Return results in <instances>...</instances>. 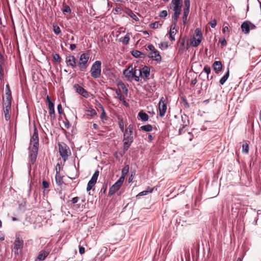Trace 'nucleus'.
I'll use <instances>...</instances> for the list:
<instances>
[{"mask_svg": "<svg viewBox=\"0 0 261 261\" xmlns=\"http://www.w3.org/2000/svg\"><path fill=\"white\" fill-rule=\"evenodd\" d=\"M133 75H135V76H133V79L135 80L136 82L140 81V77L142 76V71L140 69H133Z\"/></svg>", "mask_w": 261, "mask_h": 261, "instance_id": "obj_21", "label": "nucleus"}, {"mask_svg": "<svg viewBox=\"0 0 261 261\" xmlns=\"http://www.w3.org/2000/svg\"><path fill=\"white\" fill-rule=\"evenodd\" d=\"M116 94L118 96V98L119 100L122 101V100L124 99V96L121 94V92L120 91L116 90L115 92Z\"/></svg>", "mask_w": 261, "mask_h": 261, "instance_id": "obj_51", "label": "nucleus"}, {"mask_svg": "<svg viewBox=\"0 0 261 261\" xmlns=\"http://www.w3.org/2000/svg\"><path fill=\"white\" fill-rule=\"evenodd\" d=\"M88 115L94 116L97 114L96 111L93 109H90L87 111Z\"/></svg>", "mask_w": 261, "mask_h": 261, "instance_id": "obj_43", "label": "nucleus"}, {"mask_svg": "<svg viewBox=\"0 0 261 261\" xmlns=\"http://www.w3.org/2000/svg\"><path fill=\"white\" fill-rule=\"evenodd\" d=\"M142 71V74L143 73V79L146 81L148 79V76L150 74V69L149 67L147 66H144Z\"/></svg>", "mask_w": 261, "mask_h": 261, "instance_id": "obj_22", "label": "nucleus"}, {"mask_svg": "<svg viewBox=\"0 0 261 261\" xmlns=\"http://www.w3.org/2000/svg\"><path fill=\"white\" fill-rule=\"evenodd\" d=\"M39 146L33 145L32 147L30 146L28 148L29 150V157L30 158L31 163L32 165L34 164L36 162L38 152Z\"/></svg>", "mask_w": 261, "mask_h": 261, "instance_id": "obj_5", "label": "nucleus"}, {"mask_svg": "<svg viewBox=\"0 0 261 261\" xmlns=\"http://www.w3.org/2000/svg\"><path fill=\"white\" fill-rule=\"evenodd\" d=\"M138 119H141L142 121L145 122L148 120L149 116L147 114L144 112L143 110H141L138 114Z\"/></svg>", "mask_w": 261, "mask_h": 261, "instance_id": "obj_23", "label": "nucleus"}, {"mask_svg": "<svg viewBox=\"0 0 261 261\" xmlns=\"http://www.w3.org/2000/svg\"><path fill=\"white\" fill-rule=\"evenodd\" d=\"M23 245V241L20 239L19 236H16V239L14 243V249L18 250L21 249Z\"/></svg>", "mask_w": 261, "mask_h": 261, "instance_id": "obj_14", "label": "nucleus"}, {"mask_svg": "<svg viewBox=\"0 0 261 261\" xmlns=\"http://www.w3.org/2000/svg\"><path fill=\"white\" fill-rule=\"evenodd\" d=\"M49 252H50V250L49 249L42 250L39 253V254L37 256V258L35 260L36 261H37L38 260V261L44 260L45 259V258L48 255V254H49Z\"/></svg>", "mask_w": 261, "mask_h": 261, "instance_id": "obj_15", "label": "nucleus"}, {"mask_svg": "<svg viewBox=\"0 0 261 261\" xmlns=\"http://www.w3.org/2000/svg\"><path fill=\"white\" fill-rule=\"evenodd\" d=\"M122 142L123 144L122 150L123 152L126 153L133 142L127 141H124V140H122Z\"/></svg>", "mask_w": 261, "mask_h": 261, "instance_id": "obj_27", "label": "nucleus"}, {"mask_svg": "<svg viewBox=\"0 0 261 261\" xmlns=\"http://www.w3.org/2000/svg\"><path fill=\"white\" fill-rule=\"evenodd\" d=\"M153 189H154V188H150L149 187H148L147 190H145V191L140 192L136 196V197L137 198H139L140 197V196L146 195L149 193H152L153 191Z\"/></svg>", "mask_w": 261, "mask_h": 261, "instance_id": "obj_25", "label": "nucleus"}, {"mask_svg": "<svg viewBox=\"0 0 261 261\" xmlns=\"http://www.w3.org/2000/svg\"><path fill=\"white\" fill-rule=\"evenodd\" d=\"M49 116H50V119L52 120H55V118H56V116H55V110L54 111H50L49 112Z\"/></svg>", "mask_w": 261, "mask_h": 261, "instance_id": "obj_55", "label": "nucleus"}, {"mask_svg": "<svg viewBox=\"0 0 261 261\" xmlns=\"http://www.w3.org/2000/svg\"><path fill=\"white\" fill-rule=\"evenodd\" d=\"M202 41V39L200 38H197L193 37L192 39L191 44L193 47L198 46Z\"/></svg>", "mask_w": 261, "mask_h": 261, "instance_id": "obj_29", "label": "nucleus"}, {"mask_svg": "<svg viewBox=\"0 0 261 261\" xmlns=\"http://www.w3.org/2000/svg\"><path fill=\"white\" fill-rule=\"evenodd\" d=\"M159 110L160 116L163 117L165 115L167 110V105L165 103V100L163 97L160 99L159 102Z\"/></svg>", "mask_w": 261, "mask_h": 261, "instance_id": "obj_9", "label": "nucleus"}, {"mask_svg": "<svg viewBox=\"0 0 261 261\" xmlns=\"http://www.w3.org/2000/svg\"><path fill=\"white\" fill-rule=\"evenodd\" d=\"M67 148V146L65 144H64V146L61 145H59L60 155L64 161L66 160L68 156Z\"/></svg>", "mask_w": 261, "mask_h": 261, "instance_id": "obj_13", "label": "nucleus"}, {"mask_svg": "<svg viewBox=\"0 0 261 261\" xmlns=\"http://www.w3.org/2000/svg\"><path fill=\"white\" fill-rule=\"evenodd\" d=\"M53 31L56 35H59L61 33V31L59 27L57 25H53Z\"/></svg>", "mask_w": 261, "mask_h": 261, "instance_id": "obj_37", "label": "nucleus"}, {"mask_svg": "<svg viewBox=\"0 0 261 261\" xmlns=\"http://www.w3.org/2000/svg\"><path fill=\"white\" fill-rule=\"evenodd\" d=\"M228 79V66H227V71L224 75L220 80L219 83L221 85H223Z\"/></svg>", "mask_w": 261, "mask_h": 261, "instance_id": "obj_33", "label": "nucleus"}, {"mask_svg": "<svg viewBox=\"0 0 261 261\" xmlns=\"http://www.w3.org/2000/svg\"><path fill=\"white\" fill-rule=\"evenodd\" d=\"M170 6V8L174 12H181L182 7L181 1L172 0Z\"/></svg>", "mask_w": 261, "mask_h": 261, "instance_id": "obj_11", "label": "nucleus"}, {"mask_svg": "<svg viewBox=\"0 0 261 261\" xmlns=\"http://www.w3.org/2000/svg\"><path fill=\"white\" fill-rule=\"evenodd\" d=\"M55 179L58 185H61L63 183L62 178L60 175H56Z\"/></svg>", "mask_w": 261, "mask_h": 261, "instance_id": "obj_40", "label": "nucleus"}, {"mask_svg": "<svg viewBox=\"0 0 261 261\" xmlns=\"http://www.w3.org/2000/svg\"><path fill=\"white\" fill-rule=\"evenodd\" d=\"M172 30H170L169 32V39L171 41H175V37L173 36V34H174V32L172 31Z\"/></svg>", "mask_w": 261, "mask_h": 261, "instance_id": "obj_54", "label": "nucleus"}, {"mask_svg": "<svg viewBox=\"0 0 261 261\" xmlns=\"http://www.w3.org/2000/svg\"><path fill=\"white\" fill-rule=\"evenodd\" d=\"M162 24L159 23L158 21H155L154 22H152L149 24V27L151 29H157L161 27Z\"/></svg>", "mask_w": 261, "mask_h": 261, "instance_id": "obj_36", "label": "nucleus"}, {"mask_svg": "<svg viewBox=\"0 0 261 261\" xmlns=\"http://www.w3.org/2000/svg\"><path fill=\"white\" fill-rule=\"evenodd\" d=\"M160 45V48L161 49H166L168 47V44L167 42H161Z\"/></svg>", "mask_w": 261, "mask_h": 261, "instance_id": "obj_49", "label": "nucleus"}, {"mask_svg": "<svg viewBox=\"0 0 261 261\" xmlns=\"http://www.w3.org/2000/svg\"><path fill=\"white\" fill-rule=\"evenodd\" d=\"M60 170H61V166L59 164H58L56 167V175H59L60 174Z\"/></svg>", "mask_w": 261, "mask_h": 261, "instance_id": "obj_61", "label": "nucleus"}, {"mask_svg": "<svg viewBox=\"0 0 261 261\" xmlns=\"http://www.w3.org/2000/svg\"><path fill=\"white\" fill-rule=\"evenodd\" d=\"M64 8L63 9V13H71V10L70 8V7L68 6V5H64Z\"/></svg>", "mask_w": 261, "mask_h": 261, "instance_id": "obj_41", "label": "nucleus"}, {"mask_svg": "<svg viewBox=\"0 0 261 261\" xmlns=\"http://www.w3.org/2000/svg\"><path fill=\"white\" fill-rule=\"evenodd\" d=\"M249 145L247 143H245L242 145V152L245 153H248L249 152Z\"/></svg>", "mask_w": 261, "mask_h": 261, "instance_id": "obj_38", "label": "nucleus"}, {"mask_svg": "<svg viewBox=\"0 0 261 261\" xmlns=\"http://www.w3.org/2000/svg\"><path fill=\"white\" fill-rule=\"evenodd\" d=\"M101 62L100 61H96L92 65L90 73L91 75L94 79H98L101 75Z\"/></svg>", "mask_w": 261, "mask_h": 261, "instance_id": "obj_2", "label": "nucleus"}, {"mask_svg": "<svg viewBox=\"0 0 261 261\" xmlns=\"http://www.w3.org/2000/svg\"><path fill=\"white\" fill-rule=\"evenodd\" d=\"M107 182H105L103 184L102 187L101 189L100 192L101 193V194H105L107 191Z\"/></svg>", "mask_w": 261, "mask_h": 261, "instance_id": "obj_48", "label": "nucleus"}, {"mask_svg": "<svg viewBox=\"0 0 261 261\" xmlns=\"http://www.w3.org/2000/svg\"><path fill=\"white\" fill-rule=\"evenodd\" d=\"M181 121L182 122V127H186L188 126L190 124V120L189 116L186 114L181 115Z\"/></svg>", "mask_w": 261, "mask_h": 261, "instance_id": "obj_24", "label": "nucleus"}, {"mask_svg": "<svg viewBox=\"0 0 261 261\" xmlns=\"http://www.w3.org/2000/svg\"><path fill=\"white\" fill-rule=\"evenodd\" d=\"M193 37L200 38V39L202 38V34L201 30L199 28H197L195 30Z\"/></svg>", "mask_w": 261, "mask_h": 261, "instance_id": "obj_34", "label": "nucleus"}, {"mask_svg": "<svg viewBox=\"0 0 261 261\" xmlns=\"http://www.w3.org/2000/svg\"><path fill=\"white\" fill-rule=\"evenodd\" d=\"M53 59L57 62L60 63L61 62V58L59 54L56 53L53 55Z\"/></svg>", "mask_w": 261, "mask_h": 261, "instance_id": "obj_39", "label": "nucleus"}, {"mask_svg": "<svg viewBox=\"0 0 261 261\" xmlns=\"http://www.w3.org/2000/svg\"><path fill=\"white\" fill-rule=\"evenodd\" d=\"M73 88L80 95H82L85 98H88L89 97V92L84 88H83L82 87H81L79 84H75L73 86Z\"/></svg>", "mask_w": 261, "mask_h": 261, "instance_id": "obj_10", "label": "nucleus"}, {"mask_svg": "<svg viewBox=\"0 0 261 261\" xmlns=\"http://www.w3.org/2000/svg\"><path fill=\"white\" fill-rule=\"evenodd\" d=\"M99 171L98 170H96L94 172V174H93V175L92 176V177L91 178L92 179H93L97 181L98 177L99 176Z\"/></svg>", "mask_w": 261, "mask_h": 261, "instance_id": "obj_46", "label": "nucleus"}, {"mask_svg": "<svg viewBox=\"0 0 261 261\" xmlns=\"http://www.w3.org/2000/svg\"><path fill=\"white\" fill-rule=\"evenodd\" d=\"M89 55L87 53H83L80 55L77 66L81 71H85L87 68V62L89 59Z\"/></svg>", "mask_w": 261, "mask_h": 261, "instance_id": "obj_3", "label": "nucleus"}, {"mask_svg": "<svg viewBox=\"0 0 261 261\" xmlns=\"http://www.w3.org/2000/svg\"><path fill=\"white\" fill-rule=\"evenodd\" d=\"M12 102H7L4 101V113H9V111L11 109Z\"/></svg>", "mask_w": 261, "mask_h": 261, "instance_id": "obj_32", "label": "nucleus"}, {"mask_svg": "<svg viewBox=\"0 0 261 261\" xmlns=\"http://www.w3.org/2000/svg\"><path fill=\"white\" fill-rule=\"evenodd\" d=\"M228 92H224V91H222V94H220V99H218L219 100L222 101L224 105H226L227 103V94Z\"/></svg>", "mask_w": 261, "mask_h": 261, "instance_id": "obj_26", "label": "nucleus"}, {"mask_svg": "<svg viewBox=\"0 0 261 261\" xmlns=\"http://www.w3.org/2000/svg\"><path fill=\"white\" fill-rule=\"evenodd\" d=\"M134 125L129 124L127 128L125 129L123 135V140L133 142L134 140Z\"/></svg>", "mask_w": 261, "mask_h": 261, "instance_id": "obj_4", "label": "nucleus"}, {"mask_svg": "<svg viewBox=\"0 0 261 261\" xmlns=\"http://www.w3.org/2000/svg\"><path fill=\"white\" fill-rule=\"evenodd\" d=\"M189 7H184L183 9V15L188 16L190 12Z\"/></svg>", "mask_w": 261, "mask_h": 261, "instance_id": "obj_52", "label": "nucleus"}, {"mask_svg": "<svg viewBox=\"0 0 261 261\" xmlns=\"http://www.w3.org/2000/svg\"><path fill=\"white\" fill-rule=\"evenodd\" d=\"M213 68L215 73L218 74L222 70V65L220 61H216L213 64Z\"/></svg>", "mask_w": 261, "mask_h": 261, "instance_id": "obj_18", "label": "nucleus"}, {"mask_svg": "<svg viewBox=\"0 0 261 261\" xmlns=\"http://www.w3.org/2000/svg\"><path fill=\"white\" fill-rule=\"evenodd\" d=\"M32 136L34 137H38V130L35 124L34 125V132Z\"/></svg>", "mask_w": 261, "mask_h": 261, "instance_id": "obj_57", "label": "nucleus"}, {"mask_svg": "<svg viewBox=\"0 0 261 261\" xmlns=\"http://www.w3.org/2000/svg\"><path fill=\"white\" fill-rule=\"evenodd\" d=\"M168 15V12L166 10H162L160 12L159 16L161 18H165Z\"/></svg>", "mask_w": 261, "mask_h": 261, "instance_id": "obj_50", "label": "nucleus"}, {"mask_svg": "<svg viewBox=\"0 0 261 261\" xmlns=\"http://www.w3.org/2000/svg\"><path fill=\"white\" fill-rule=\"evenodd\" d=\"M241 29L245 34H248L250 30H254L256 26L250 21H245L241 24Z\"/></svg>", "mask_w": 261, "mask_h": 261, "instance_id": "obj_6", "label": "nucleus"}, {"mask_svg": "<svg viewBox=\"0 0 261 261\" xmlns=\"http://www.w3.org/2000/svg\"><path fill=\"white\" fill-rule=\"evenodd\" d=\"M57 110H58V112L60 115L64 114V117H65V115L64 114V112H63V111L62 109V105L61 103H59L58 105Z\"/></svg>", "mask_w": 261, "mask_h": 261, "instance_id": "obj_47", "label": "nucleus"}, {"mask_svg": "<svg viewBox=\"0 0 261 261\" xmlns=\"http://www.w3.org/2000/svg\"><path fill=\"white\" fill-rule=\"evenodd\" d=\"M42 187L44 189L48 188L49 187V182L46 180H43Z\"/></svg>", "mask_w": 261, "mask_h": 261, "instance_id": "obj_56", "label": "nucleus"}, {"mask_svg": "<svg viewBox=\"0 0 261 261\" xmlns=\"http://www.w3.org/2000/svg\"><path fill=\"white\" fill-rule=\"evenodd\" d=\"M210 25L212 28H215L217 25V21L215 19L212 20L210 22Z\"/></svg>", "mask_w": 261, "mask_h": 261, "instance_id": "obj_60", "label": "nucleus"}, {"mask_svg": "<svg viewBox=\"0 0 261 261\" xmlns=\"http://www.w3.org/2000/svg\"><path fill=\"white\" fill-rule=\"evenodd\" d=\"M153 127L151 124H147L140 127V130H143L146 132H150L152 130Z\"/></svg>", "mask_w": 261, "mask_h": 261, "instance_id": "obj_30", "label": "nucleus"}, {"mask_svg": "<svg viewBox=\"0 0 261 261\" xmlns=\"http://www.w3.org/2000/svg\"><path fill=\"white\" fill-rule=\"evenodd\" d=\"M118 125H119V127L120 129V130L122 132H124L125 131V129H124V122H123V121L122 119L120 120L119 121V123H118Z\"/></svg>", "mask_w": 261, "mask_h": 261, "instance_id": "obj_44", "label": "nucleus"}, {"mask_svg": "<svg viewBox=\"0 0 261 261\" xmlns=\"http://www.w3.org/2000/svg\"><path fill=\"white\" fill-rule=\"evenodd\" d=\"M123 74L127 80L132 81L133 80V76H135V75H133V74L132 65L129 66L127 68L123 70Z\"/></svg>", "mask_w": 261, "mask_h": 261, "instance_id": "obj_12", "label": "nucleus"}, {"mask_svg": "<svg viewBox=\"0 0 261 261\" xmlns=\"http://www.w3.org/2000/svg\"><path fill=\"white\" fill-rule=\"evenodd\" d=\"M128 15L134 20H135L136 21L139 20V18L137 17V16L135 13H134V12L132 10L130 11V12L128 14Z\"/></svg>", "mask_w": 261, "mask_h": 261, "instance_id": "obj_45", "label": "nucleus"}, {"mask_svg": "<svg viewBox=\"0 0 261 261\" xmlns=\"http://www.w3.org/2000/svg\"><path fill=\"white\" fill-rule=\"evenodd\" d=\"M219 42H220L221 45L222 46H224L227 44V41L225 38L220 39Z\"/></svg>", "mask_w": 261, "mask_h": 261, "instance_id": "obj_62", "label": "nucleus"}, {"mask_svg": "<svg viewBox=\"0 0 261 261\" xmlns=\"http://www.w3.org/2000/svg\"><path fill=\"white\" fill-rule=\"evenodd\" d=\"M65 121H64V125L66 128L68 129L70 126V124L69 121L66 119V116L65 117Z\"/></svg>", "mask_w": 261, "mask_h": 261, "instance_id": "obj_59", "label": "nucleus"}, {"mask_svg": "<svg viewBox=\"0 0 261 261\" xmlns=\"http://www.w3.org/2000/svg\"><path fill=\"white\" fill-rule=\"evenodd\" d=\"M129 170V166L128 165H126L123 168L121 171V175L119 177V179L124 181L125 177L126 174L128 173Z\"/></svg>", "mask_w": 261, "mask_h": 261, "instance_id": "obj_20", "label": "nucleus"}, {"mask_svg": "<svg viewBox=\"0 0 261 261\" xmlns=\"http://www.w3.org/2000/svg\"><path fill=\"white\" fill-rule=\"evenodd\" d=\"M119 40L124 45L128 44L130 40L129 34L127 33L125 36L121 37Z\"/></svg>", "mask_w": 261, "mask_h": 261, "instance_id": "obj_28", "label": "nucleus"}, {"mask_svg": "<svg viewBox=\"0 0 261 261\" xmlns=\"http://www.w3.org/2000/svg\"><path fill=\"white\" fill-rule=\"evenodd\" d=\"M117 86L121 88L123 90L126 88V86L122 82H119L117 84Z\"/></svg>", "mask_w": 261, "mask_h": 261, "instance_id": "obj_58", "label": "nucleus"}, {"mask_svg": "<svg viewBox=\"0 0 261 261\" xmlns=\"http://www.w3.org/2000/svg\"><path fill=\"white\" fill-rule=\"evenodd\" d=\"M123 183V181L118 179L110 188L108 195L109 197L115 194L121 187Z\"/></svg>", "mask_w": 261, "mask_h": 261, "instance_id": "obj_7", "label": "nucleus"}, {"mask_svg": "<svg viewBox=\"0 0 261 261\" xmlns=\"http://www.w3.org/2000/svg\"><path fill=\"white\" fill-rule=\"evenodd\" d=\"M96 183V181L92 179L91 178L90 179V180L88 181V184L90 185V186H92L94 187Z\"/></svg>", "mask_w": 261, "mask_h": 261, "instance_id": "obj_63", "label": "nucleus"}, {"mask_svg": "<svg viewBox=\"0 0 261 261\" xmlns=\"http://www.w3.org/2000/svg\"><path fill=\"white\" fill-rule=\"evenodd\" d=\"M131 54L135 58H145L146 57L145 54L138 50H132Z\"/></svg>", "mask_w": 261, "mask_h": 261, "instance_id": "obj_19", "label": "nucleus"}, {"mask_svg": "<svg viewBox=\"0 0 261 261\" xmlns=\"http://www.w3.org/2000/svg\"><path fill=\"white\" fill-rule=\"evenodd\" d=\"M65 62L67 66L71 67L73 69L76 68L77 66V60L73 55H68L66 57Z\"/></svg>", "mask_w": 261, "mask_h": 261, "instance_id": "obj_8", "label": "nucleus"}, {"mask_svg": "<svg viewBox=\"0 0 261 261\" xmlns=\"http://www.w3.org/2000/svg\"><path fill=\"white\" fill-rule=\"evenodd\" d=\"M181 14V12H174L172 16V25L171 27V30H174L177 24L178 18Z\"/></svg>", "mask_w": 261, "mask_h": 261, "instance_id": "obj_16", "label": "nucleus"}, {"mask_svg": "<svg viewBox=\"0 0 261 261\" xmlns=\"http://www.w3.org/2000/svg\"><path fill=\"white\" fill-rule=\"evenodd\" d=\"M54 103L53 102H49V103L48 104V109L49 112L54 111Z\"/></svg>", "mask_w": 261, "mask_h": 261, "instance_id": "obj_53", "label": "nucleus"}, {"mask_svg": "<svg viewBox=\"0 0 261 261\" xmlns=\"http://www.w3.org/2000/svg\"><path fill=\"white\" fill-rule=\"evenodd\" d=\"M100 108L101 109V110L102 111V113L101 114V115H100V118L102 120H104V119L106 120V113L105 111V110H104V108H103V106L101 105H100Z\"/></svg>", "mask_w": 261, "mask_h": 261, "instance_id": "obj_42", "label": "nucleus"}, {"mask_svg": "<svg viewBox=\"0 0 261 261\" xmlns=\"http://www.w3.org/2000/svg\"><path fill=\"white\" fill-rule=\"evenodd\" d=\"M203 71L206 74V79L207 80H209V74L211 71V67L208 65L204 66L203 68Z\"/></svg>", "mask_w": 261, "mask_h": 261, "instance_id": "obj_35", "label": "nucleus"}, {"mask_svg": "<svg viewBox=\"0 0 261 261\" xmlns=\"http://www.w3.org/2000/svg\"><path fill=\"white\" fill-rule=\"evenodd\" d=\"M39 146V137L31 136L30 139V145Z\"/></svg>", "mask_w": 261, "mask_h": 261, "instance_id": "obj_31", "label": "nucleus"}, {"mask_svg": "<svg viewBox=\"0 0 261 261\" xmlns=\"http://www.w3.org/2000/svg\"><path fill=\"white\" fill-rule=\"evenodd\" d=\"M5 95L6 96V100L5 102H12V92L10 88L9 84L6 85Z\"/></svg>", "mask_w": 261, "mask_h": 261, "instance_id": "obj_17", "label": "nucleus"}, {"mask_svg": "<svg viewBox=\"0 0 261 261\" xmlns=\"http://www.w3.org/2000/svg\"><path fill=\"white\" fill-rule=\"evenodd\" d=\"M147 49H148L150 51L147 56L149 58L152 59L158 63H160L161 62V56L160 55L159 51L152 44H149L147 46Z\"/></svg>", "mask_w": 261, "mask_h": 261, "instance_id": "obj_1", "label": "nucleus"}, {"mask_svg": "<svg viewBox=\"0 0 261 261\" xmlns=\"http://www.w3.org/2000/svg\"><path fill=\"white\" fill-rule=\"evenodd\" d=\"M185 7L190 8V0H184Z\"/></svg>", "mask_w": 261, "mask_h": 261, "instance_id": "obj_64", "label": "nucleus"}]
</instances>
